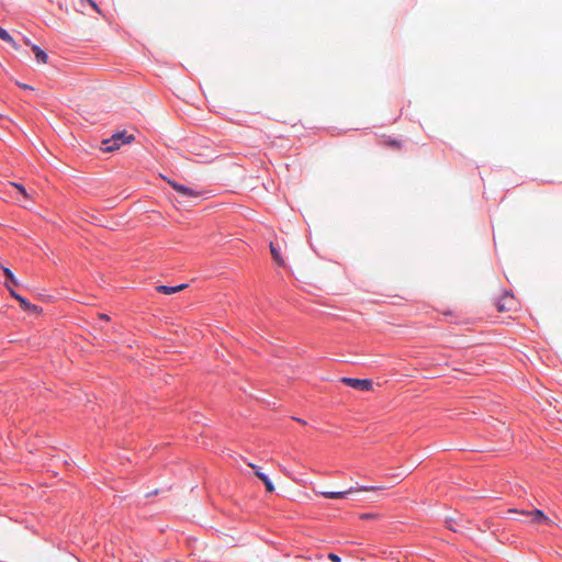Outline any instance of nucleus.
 I'll return each mask as SVG.
<instances>
[{
	"instance_id": "nucleus-16",
	"label": "nucleus",
	"mask_w": 562,
	"mask_h": 562,
	"mask_svg": "<svg viewBox=\"0 0 562 562\" xmlns=\"http://www.w3.org/2000/svg\"><path fill=\"white\" fill-rule=\"evenodd\" d=\"M120 146H115V143H109L108 145L102 146V150L109 153L117 149Z\"/></svg>"
},
{
	"instance_id": "nucleus-9",
	"label": "nucleus",
	"mask_w": 562,
	"mask_h": 562,
	"mask_svg": "<svg viewBox=\"0 0 562 562\" xmlns=\"http://www.w3.org/2000/svg\"><path fill=\"white\" fill-rule=\"evenodd\" d=\"M15 300L19 302L21 308H23L24 311H32V312H35L37 313L38 312V307L36 305H33L31 304L26 299H24L23 296L21 295H15Z\"/></svg>"
},
{
	"instance_id": "nucleus-10",
	"label": "nucleus",
	"mask_w": 562,
	"mask_h": 562,
	"mask_svg": "<svg viewBox=\"0 0 562 562\" xmlns=\"http://www.w3.org/2000/svg\"><path fill=\"white\" fill-rule=\"evenodd\" d=\"M32 50L35 54V57L38 63L46 64L48 61L47 54L37 45H32Z\"/></svg>"
},
{
	"instance_id": "nucleus-6",
	"label": "nucleus",
	"mask_w": 562,
	"mask_h": 562,
	"mask_svg": "<svg viewBox=\"0 0 562 562\" xmlns=\"http://www.w3.org/2000/svg\"><path fill=\"white\" fill-rule=\"evenodd\" d=\"M514 305V296L509 293L504 294L496 303V310L498 312L509 311Z\"/></svg>"
},
{
	"instance_id": "nucleus-18",
	"label": "nucleus",
	"mask_w": 562,
	"mask_h": 562,
	"mask_svg": "<svg viewBox=\"0 0 562 562\" xmlns=\"http://www.w3.org/2000/svg\"><path fill=\"white\" fill-rule=\"evenodd\" d=\"M87 2L97 11V12H101L98 4L93 1V0H87Z\"/></svg>"
},
{
	"instance_id": "nucleus-21",
	"label": "nucleus",
	"mask_w": 562,
	"mask_h": 562,
	"mask_svg": "<svg viewBox=\"0 0 562 562\" xmlns=\"http://www.w3.org/2000/svg\"><path fill=\"white\" fill-rule=\"evenodd\" d=\"M294 419H295L296 422H299L300 424H302V425H305V424H306V422H305V420H303V419H301V418H294Z\"/></svg>"
},
{
	"instance_id": "nucleus-5",
	"label": "nucleus",
	"mask_w": 562,
	"mask_h": 562,
	"mask_svg": "<svg viewBox=\"0 0 562 562\" xmlns=\"http://www.w3.org/2000/svg\"><path fill=\"white\" fill-rule=\"evenodd\" d=\"M248 467H250L251 469L255 470V474L256 476L262 481V483L265 484L266 486V490L267 492L269 493H272L274 492V485L272 484V482L270 481V479L268 477L267 474H265L256 464L254 463H248Z\"/></svg>"
},
{
	"instance_id": "nucleus-19",
	"label": "nucleus",
	"mask_w": 562,
	"mask_h": 562,
	"mask_svg": "<svg viewBox=\"0 0 562 562\" xmlns=\"http://www.w3.org/2000/svg\"><path fill=\"white\" fill-rule=\"evenodd\" d=\"M5 286L8 288V290L10 291V294L15 299V295H19L13 289H11V286L9 285V283H5Z\"/></svg>"
},
{
	"instance_id": "nucleus-7",
	"label": "nucleus",
	"mask_w": 562,
	"mask_h": 562,
	"mask_svg": "<svg viewBox=\"0 0 562 562\" xmlns=\"http://www.w3.org/2000/svg\"><path fill=\"white\" fill-rule=\"evenodd\" d=\"M521 514L531 516L532 521L539 522V524H550V519L544 515V513L540 509H535L532 512H521Z\"/></svg>"
},
{
	"instance_id": "nucleus-17",
	"label": "nucleus",
	"mask_w": 562,
	"mask_h": 562,
	"mask_svg": "<svg viewBox=\"0 0 562 562\" xmlns=\"http://www.w3.org/2000/svg\"><path fill=\"white\" fill-rule=\"evenodd\" d=\"M328 559L333 562H340V558L335 553H329Z\"/></svg>"
},
{
	"instance_id": "nucleus-20",
	"label": "nucleus",
	"mask_w": 562,
	"mask_h": 562,
	"mask_svg": "<svg viewBox=\"0 0 562 562\" xmlns=\"http://www.w3.org/2000/svg\"><path fill=\"white\" fill-rule=\"evenodd\" d=\"M19 86L23 89H33L31 86H27V85H24V83H19Z\"/></svg>"
},
{
	"instance_id": "nucleus-11",
	"label": "nucleus",
	"mask_w": 562,
	"mask_h": 562,
	"mask_svg": "<svg viewBox=\"0 0 562 562\" xmlns=\"http://www.w3.org/2000/svg\"><path fill=\"white\" fill-rule=\"evenodd\" d=\"M10 184L12 187H14L20 192V194L22 195L23 200H19V202L21 204H23L24 207H26L27 205L25 204V202L27 200H31V198H30V194L27 193V191L25 190V188L22 184H19V183H15V182H11Z\"/></svg>"
},
{
	"instance_id": "nucleus-12",
	"label": "nucleus",
	"mask_w": 562,
	"mask_h": 562,
	"mask_svg": "<svg viewBox=\"0 0 562 562\" xmlns=\"http://www.w3.org/2000/svg\"><path fill=\"white\" fill-rule=\"evenodd\" d=\"M0 38L11 44L13 48H19V45L13 40V37L2 27H0Z\"/></svg>"
},
{
	"instance_id": "nucleus-14",
	"label": "nucleus",
	"mask_w": 562,
	"mask_h": 562,
	"mask_svg": "<svg viewBox=\"0 0 562 562\" xmlns=\"http://www.w3.org/2000/svg\"><path fill=\"white\" fill-rule=\"evenodd\" d=\"M2 270H3V273L5 274V277L9 279V281H10L12 284H14V285H18V284H19V282H18V280L15 279V277H14L13 272H12L9 268H7V267H2Z\"/></svg>"
},
{
	"instance_id": "nucleus-8",
	"label": "nucleus",
	"mask_w": 562,
	"mask_h": 562,
	"mask_svg": "<svg viewBox=\"0 0 562 562\" xmlns=\"http://www.w3.org/2000/svg\"><path fill=\"white\" fill-rule=\"evenodd\" d=\"M187 286H188V284H186V283L177 285V286L158 285V286H156V290L159 293H164L166 295H171L181 290H184Z\"/></svg>"
},
{
	"instance_id": "nucleus-22",
	"label": "nucleus",
	"mask_w": 562,
	"mask_h": 562,
	"mask_svg": "<svg viewBox=\"0 0 562 562\" xmlns=\"http://www.w3.org/2000/svg\"><path fill=\"white\" fill-rule=\"evenodd\" d=\"M361 517H362V518H370V517H372V515H370V514H363Z\"/></svg>"
},
{
	"instance_id": "nucleus-13",
	"label": "nucleus",
	"mask_w": 562,
	"mask_h": 562,
	"mask_svg": "<svg viewBox=\"0 0 562 562\" xmlns=\"http://www.w3.org/2000/svg\"><path fill=\"white\" fill-rule=\"evenodd\" d=\"M270 252H271V256H272L273 260L279 266H284V260L282 259L279 250L274 247V245L272 243L270 244Z\"/></svg>"
},
{
	"instance_id": "nucleus-1",
	"label": "nucleus",
	"mask_w": 562,
	"mask_h": 562,
	"mask_svg": "<svg viewBox=\"0 0 562 562\" xmlns=\"http://www.w3.org/2000/svg\"><path fill=\"white\" fill-rule=\"evenodd\" d=\"M340 382L360 391H371L373 383L369 379L341 378Z\"/></svg>"
},
{
	"instance_id": "nucleus-23",
	"label": "nucleus",
	"mask_w": 562,
	"mask_h": 562,
	"mask_svg": "<svg viewBox=\"0 0 562 562\" xmlns=\"http://www.w3.org/2000/svg\"><path fill=\"white\" fill-rule=\"evenodd\" d=\"M100 317H101L102 319H106V321L109 319V317H108L106 315H104V314H101V315H100Z\"/></svg>"
},
{
	"instance_id": "nucleus-3",
	"label": "nucleus",
	"mask_w": 562,
	"mask_h": 562,
	"mask_svg": "<svg viewBox=\"0 0 562 562\" xmlns=\"http://www.w3.org/2000/svg\"><path fill=\"white\" fill-rule=\"evenodd\" d=\"M165 180L168 182L169 186H171L183 198L196 199L200 196V191H198L193 188L180 184V183H178L173 180L167 179V178H165Z\"/></svg>"
},
{
	"instance_id": "nucleus-4",
	"label": "nucleus",
	"mask_w": 562,
	"mask_h": 562,
	"mask_svg": "<svg viewBox=\"0 0 562 562\" xmlns=\"http://www.w3.org/2000/svg\"><path fill=\"white\" fill-rule=\"evenodd\" d=\"M134 139L133 135H127L126 132H120L113 134L111 138L104 139L102 145H108L109 143H115V146H120V142L124 144H128Z\"/></svg>"
},
{
	"instance_id": "nucleus-15",
	"label": "nucleus",
	"mask_w": 562,
	"mask_h": 562,
	"mask_svg": "<svg viewBox=\"0 0 562 562\" xmlns=\"http://www.w3.org/2000/svg\"><path fill=\"white\" fill-rule=\"evenodd\" d=\"M383 144L385 146H390V147H393V148H400L401 147V143L396 139H385L383 140Z\"/></svg>"
},
{
	"instance_id": "nucleus-2",
	"label": "nucleus",
	"mask_w": 562,
	"mask_h": 562,
	"mask_svg": "<svg viewBox=\"0 0 562 562\" xmlns=\"http://www.w3.org/2000/svg\"><path fill=\"white\" fill-rule=\"evenodd\" d=\"M373 490H375V487H373V486H360V487H350L346 491H339V492L322 491V492H319V494L326 498L338 499V498H344L349 494L357 493L360 491H373Z\"/></svg>"
}]
</instances>
